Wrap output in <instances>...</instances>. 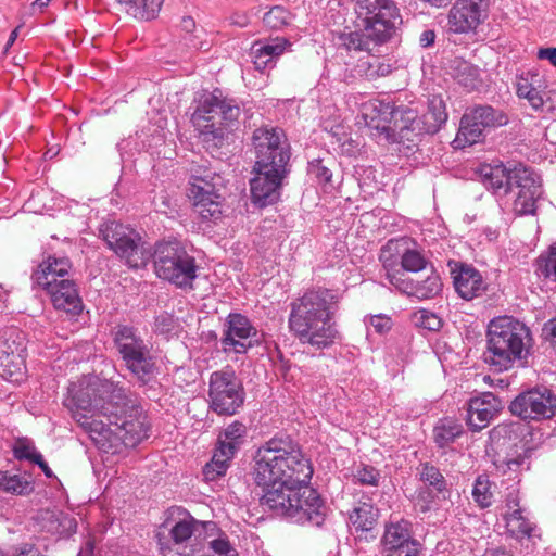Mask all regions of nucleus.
Masks as SVG:
<instances>
[{
	"instance_id": "393cba45",
	"label": "nucleus",
	"mask_w": 556,
	"mask_h": 556,
	"mask_svg": "<svg viewBox=\"0 0 556 556\" xmlns=\"http://www.w3.org/2000/svg\"><path fill=\"white\" fill-rule=\"evenodd\" d=\"M502 509L501 515L505 522L506 531L510 536L516 539L531 536L533 525L520 507L517 492L511 491L507 495Z\"/></svg>"
},
{
	"instance_id": "bb28decb",
	"label": "nucleus",
	"mask_w": 556,
	"mask_h": 556,
	"mask_svg": "<svg viewBox=\"0 0 556 556\" xmlns=\"http://www.w3.org/2000/svg\"><path fill=\"white\" fill-rule=\"evenodd\" d=\"M454 287L464 300H472L481 296L488 288L480 271L472 266L463 265L454 273Z\"/></svg>"
},
{
	"instance_id": "79ce46f5",
	"label": "nucleus",
	"mask_w": 556,
	"mask_h": 556,
	"mask_svg": "<svg viewBox=\"0 0 556 556\" xmlns=\"http://www.w3.org/2000/svg\"><path fill=\"white\" fill-rule=\"evenodd\" d=\"M462 433V426L451 419L440 421L433 430L434 441L439 446L453 442Z\"/></svg>"
},
{
	"instance_id": "37998d69",
	"label": "nucleus",
	"mask_w": 556,
	"mask_h": 556,
	"mask_svg": "<svg viewBox=\"0 0 556 556\" xmlns=\"http://www.w3.org/2000/svg\"><path fill=\"white\" fill-rule=\"evenodd\" d=\"M369 41L364 31H350L339 34L337 37L338 47H343L348 51H366L369 49Z\"/></svg>"
},
{
	"instance_id": "0eeeda50",
	"label": "nucleus",
	"mask_w": 556,
	"mask_h": 556,
	"mask_svg": "<svg viewBox=\"0 0 556 556\" xmlns=\"http://www.w3.org/2000/svg\"><path fill=\"white\" fill-rule=\"evenodd\" d=\"M356 27L375 43L390 40L402 24V16L393 0H357L354 8Z\"/></svg>"
},
{
	"instance_id": "39448f33",
	"label": "nucleus",
	"mask_w": 556,
	"mask_h": 556,
	"mask_svg": "<svg viewBox=\"0 0 556 556\" xmlns=\"http://www.w3.org/2000/svg\"><path fill=\"white\" fill-rule=\"evenodd\" d=\"M266 488L262 504L277 515L287 517L296 523L320 526L326 517L327 507L316 490L308 483H257Z\"/></svg>"
},
{
	"instance_id": "f704fd0d",
	"label": "nucleus",
	"mask_w": 556,
	"mask_h": 556,
	"mask_svg": "<svg viewBox=\"0 0 556 556\" xmlns=\"http://www.w3.org/2000/svg\"><path fill=\"white\" fill-rule=\"evenodd\" d=\"M483 136L484 129L478 124V122L470 119L466 121V114H464L459 123L457 135L453 140V146L455 149H464L480 142Z\"/></svg>"
},
{
	"instance_id": "7c9ffc66",
	"label": "nucleus",
	"mask_w": 556,
	"mask_h": 556,
	"mask_svg": "<svg viewBox=\"0 0 556 556\" xmlns=\"http://www.w3.org/2000/svg\"><path fill=\"white\" fill-rule=\"evenodd\" d=\"M448 70L454 80L468 91L477 90L482 86L480 70L463 59L451 61Z\"/></svg>"
},
{
	"instance_id": "4468645a",
	"label": "nucleus",
	"mask_w": 556,
	"mask_h": 556,
	"mask_svg": "<svg viewBox=\"0 0 556 556\" xmlns=\"http://www.w3.org/2000/svg\"><path fill=\"white\" fill-rule=\"evenodd\" d=\"M510 412L522 419L551 418L556 413V396L547 388H535L518 395Z\"/></svg>"
},
{
	"instance_id": "ea45409f",
	"label": "nucleus",
	"mask_w": 556,
	"mask_h": 556,
	"mask_svg": "<svg viewBox=\"0 0 556 556\" xmlns=\"http://www.w3.org/2000/svg\"><path fill=\"white\" fill-rule=\"evenodd\" d=\"M247 434V427L235 421L230 424L218 437V445L227 448L230 453H236L243 442Z\"/></svg>"
},
{
	"instance_id": "a18cd8bd",
	"label": "nucleus",
	"mask_w": 556,
	"mask_h": 556,
	"mask_svg": "<svg viewBox=\"0 0 556 556\" xmlns=\"http://www.w3.org/2000/svg\"><path fill=\"white\" fill-rule=\"evenodd\" d=\"M207 536L208 548L213 552V555L208 556H239L236 547L229 541L226 533L220 532L216 538Z\"/></svg>"
},
{
	"instance_id": "c85d7f7f",
	"label": "nucleus",
	"mask_w": 556,
	"mask_h": 556,
	"mask_svg": "<svg viewBox=\"0 0 556 556\" xmlns=\"http://www.w3.org/2000/svg\"><path fill=\"white\" fill-rule=\"evenodd\" d=\"M421 547L413 538L412 523L405 519L391 520L386 523L381 538V548Z\"/></svg>"
},
{
	"instance_id": "3c124183",
	"label": "nucleus",
	"mask_w": 556,
	"mask_h": 556,
	"mask_svg": "<svg viewBox=\"0 0 556 556\" xmlns=\"http://www.w3.org/2000/svg\"><path fill=\"white\" fill-rule=\"evenodd\" d=\"M421 479L434 486L438 491H442L444 488V478L434 466L425 464L420 471Z\"/></svg>"
},
{
	"instance_id": "b1692460",
	"label": "nucleus",
	"mask_w": 556,
	"mask_h": 556,
	"mask_svg": "<svg viewBox=\"0 0 556 556\" xmlns=\"http://www.w3.org/2000/svg\"><path fill=\"white\" fill-rule=\"evenodd\" d=\"M23 348L15 340H0V377L13 383L25 377Z\"/></svg>"
},
{
	"instance_id": "f8f14e48",
	"label": "nucleus",
	"mask_w": 556,
	"mask_h": 556,
	"mask_svg": "<svg viewBox=\"0 0 556 556\" xmlns=\"http://www.w3.org/2000/svg\"><path fill=\"white\" fill-rule=\"evenodd\" d=\"M517 189L513 208L518 215H532L541 198V182L531 169L518 165L510 172V191Z\"/></svg>"
},
{
	"instance_id": "5701e85b",
	"label": "nucleus",
	"mask_w": 556,
	"mask_h": 556,
	"mask_svg": "<svg viewBox=\"0 0 556 556\" xmlns=\"http://www.w3.org/2000/svg\"><path fill=\"white\" fill-rule=\"evenodd\" d=\"M502 409V402L491 392L470 399L467 407V424L473 431L488 427Z\"/></svg>"
},
{
	"instance_id": "423d86ee",
	"label": "nucleus",
	"mask_w": 556,
	"mask_h": 556,
	"mask_svg": "<svg viewBox=\"0 0 556 556\" xmlns=\"http://www.w3.org/2000/svg\"><path fill=\"white\" fill-rule=\"evenodd\" d=\"M529 328L511 316L490 320L486 329L484 361L497 371H505L521 362L530 346Z\"/></svg>"
},
{
	"instance_id": "72a5a7b5",
	"label": "nucleus",
	"mask_w": 556,
	"mask_h": 556,
	"mask_svg": "<svg viewBox=\"0 0 556 556\" xmlns=\"http://www.w3.org/2000/svg\"><path fill=\"white\" fill-rule=\"evenodd\" d=\"M466 114V121H477L478 124L485 130L488 128H495L507 124V116L498 110L493 109L490 105L476 106Z\"/></svg>"
},
{
	"instance_id": "aec40b11",
	"label": "nucleus",
	"mask_w": 556,
	"mask_h": 556,
	"mask_svg": "<svg viewBox=\"0 0 556 556\" xmlns=\"http://www.w3.org/2000/svg\"><path fill=\"white\" fill-rule=\"evenodd\" d=\"M387 279L401 292L415 296L419 300L433 299L442 291V280L438 271L432 265L429 267V273L424 280L404 279L400 273L387 274Z\"/></svg>"
},
{
	"instance_id": "2f4dec72",
	"label": "nucleus",
	"mask_w": 556,
	"mask_h": 556,
	"mask_svg": "<svg viewBox=\"0 0 556 556\" xmlns=\"http://www.w3.org/2000/svg\"><path fill=\"white\" fill-rule=\"evenodd\" d=\"M123 10L139 21H152L157 17L165 0H117Z\"/></svg>"
},
{
	"instance_id": "774afa93",
	"label": "nucleus",
	"mask_w": 556,
	"mask_h": 556,
	"mask_svg": "<svg viewBox=\"0 0 556 556\" xmlns=\"http://www.w3.org/2000/svg\"><path fill=\"white\" fill-rule=\"evenodd\" d=\"M35 464H37L41 468V470L43 471L46 477L51 478L53 476L52 470L49 468L47 463L42 459V456Z\"/></svg>"
},
{
	"instance_id": "bf43d9fd",
	"label": "nucleus",
	"mask_w": 556,
	"mask_h": 556,
	"mask_svg": "<svg viewBox=\"0 0 556 556\" xmlns=\"http://www.w3.org/2000/svg\"><path fill=\"white\" fill-rule=\"evenodd\" d=\"M434 39H435V34L433 30H425L421 35H420V45L426 48V47H429L431 46L433 42H434Z\"/></svg>"
},
{
	"instance_id": "e433bc0d",
	"label": "nucleus",
	"mask_w": 556,
	"mask_h": 556,
	"mask_svg": "<svg viewBox=\"0 0 556 556\" xmlns=\"http://www.w3.org/2000/svg\"><path fill=\"white\" fill-rule=\"evenodd\" d=\"M425 132H437L447 119L445 103L441 97H432L429 100L428 112L424 115Z\"/></svg>"
},
{
	"instance_id": "4c0bfd02",
	"label": "nucleus",
	"mask_w": 556,
	"mask_h": 556,
	"mask_svg": "<svg viewBox=\"0 0 556 556\" xmlns=\"http://www.w3.org/2000/svg\"><path fill=\"white\" fill-rule=\"evenodd\" d=\"M235 454L236 453H230L227 448L218 445L212 460L207 463L203 469L204 478L208 481H214L224 476Z\"/></svg>"
},
{
	"instance_id": "c9c22d12",
	"label": "nucleus",
	"mask_w": 556,
	"mask_h": 556,
	"mask_svg": "<svg viewBox=\"0 0 556 556\" xmlns=\"http://www.w3.org/2000/svg\"><path fill=\"white\" fill-rule=\"evenodd\" d=\"M511 169H506L503 164L496 165H482L480 169V175L482 178V182L485 188L491 189L493 191H497L505 186L510 189V172Z\"/></svg>"
},
{
	"instance_id": "a211bd4d",
	"label": "nucleus",
	"mask_w": 556,
	"mask_h": 556,
	"mask_svg": "<svg viewBox=\"0 0 556 556\" xmlns=\"http://www.w3.org/2000/svg\"><path fill=\"white\" fill-rule=\"evenodd\" d=\"M219 177L207 179L206 177H193L190 182L189 197L193 201L195 212L203 220H217L222 215L220 194L217 182Z\"/></svg>"
},
{
	"instance_id": "e2e57ef3",
	"label": "nucleus",
	"mask_w": 556,
	"mask_h": 556,
	"mask_svg": "<svg viewBox=\"0 0 556 556\" xmlns=\"http://www.w3.org/2000/svg\"><path fill=\"white\" fill-rule=\"evenodd\" d=\"M432 8H445L452 0H420Z\"/></svg>"
},
{
	"instance_id": "49530a36",
	"label": "nucleus",
	"mask_w": 556,
	"mask_h": 556,
	"mask_svg": "<svg viewBox=\"0 0 556 556\" xmlns=\"http://www.w3.org/2000/svg\"><path fill=\"white\" fill-rule=\"evenodd\" d=\"M13 452L17 459H27L34 464L42 456L28 438L17 439L13 445Z\"/></svg>"
},
{
	"instance_id": "4be33fe9",
	"label": "nucleus",
	"mask_w": 556,
	"mask_h": 556,
	"mask_svg": "<svg viewBox=\"0 0 556 556\" xmlns=\"http://www.w3.org/2000/svg\"><path fill=\"white\" fill-rule=\"evenodd\" d=\"M401 254V265L404 270L417 273L420 270H429V262L426 256L417 248L409 247V240L406 238L390 240L380 253V261L387 273L390 271L392 262L390 261L391 253Z\"/></svg>"
},
{
	"instance_id": "338daca9",
	"label": "nucleus",
	"mask_w": 556,
	"mask_h": 556,
	"mask_svg": "<svg viewBox=\"0 0 556 556\" xmlns=\"http://www.w3.org/2000/svg\"><path fill=\"white\" fill-rule=\"evenodd\" d=\"M231 23L244 27L248 25V17L245 15L236 14L231 17Z\"/></svg>"
},
{
	"instance_id": "13d9d810",
	"label": "nucleus",
	"mask_w": 556,
	"mask_h": 556,
	"mask_svg": "<svg viewBox=\"0 0 556 556\" xmlns=\"http://www.w3.org/2000/svg\"><path fill=\"white\" fill-rule=\"evenodd\" d=\"M543 334L556 348V318L549 319L544 324Z\"/></svg>"
},
{
	"instance_id": "c03bdc74",
	"label": "nucleus",
	"mask_w": 556,
	"mask_h": 556,
	"mask_svg": "<svg viewBox=\"0 0 556 556\" xmlns=\"http://www.w3.org/2000/svg\"><path fill=\"white\" fill-rule=\"evenodd\" d=\"M472 497L481 508L491 506L493 502V492L491 490V482L486 476H479L472 488Z\"/></svg>"
},
{
	"instance_id": "412c9836",
	"label": "nucleus",
	"mask_w": 556,
	"mask_h": 556,
	"mask_svg": "<svg viewBox=\"0 0 556 556\" xmlns=\"http://www.w3.org/2000/svg\"><path fill=\"white\" fill-rule=\"evenodd\" d=\"M200 523L185 509L173 507L168 510V517L160 527L156 538L162 548L167 547L166 532L174 543L179 544L191 538Z\"/></svg>"
},
{
	"instance_id": "de8ad7c7",
	"label": "nucleus",
	"mask_w": 556,
	"mask_h": 556,
	"mask_svg": "<svg viewBox=\"0 0 556 556\" xmlns=\"http://www.w3.org/2000/svg\"><path fill=\"white\" fill-rule=\"evenodd\" d=\"M536 271L545 277L556 280V245L549 248L547 255H541L536 261Z\"/></svg>"
},
{
	"instance_id": "0e129e2a",
	"label": "nucleus",
	"mask_w": 556,
	"mask_h": 556,
	"mask_svg": "<svg viewBox=\"0 0 556 556\" xmlns=\"http://www.w3.org/2000/svg\"><path fill=\"white\" fill-rule=\"evenodd\" d=\"M52 0H35L33 3H31V9L34 11L38 10L40 12H42L45 10V8H47L49 5V3L51 2Z\"/></svg>"
},
{
	"instance_id": "6ab92c4d",
	"label": "nucleus",
	"mask_w": 556,
	"mask_h": 556,
	"mask_svg": "<svg viewBox=\"0 0 556 556\" xmlns=\"http://www.w3.org/2000/svg\"><path fill=\"white\" fill-rule=\"evenodd\" d=\"M257 330L241 314H229L226 323L222 345L226 352L245 353L257 343Z\"/></svg>"
},
{
	"instance_id": "6e6d98bb",
	"label": "nucleus",
	"mask_w": 556,
	"mask_h": 556,
	"mask_svg": "<svg viewBox=\"0 0 556 556\" xmlns=\"http://www.w3.org/2000/svg\"><path fill=\"white\" fill-rule=\"evenodd\" d=\"M421 547L381 548V556H420Z\"/></svg>"
},
{
	"instance_id": "7ed1b4c3",
	"label": "nucleus",
	"mask_w": 556,
	"mask_h": 556,
	"mask_svg": "<svg viewBox=\"0 0 556 556\" xmlns=\"http://www.w3.org/2000/svg\"><path fill=\"white\" fill-rule=\"evenodd\" d=\"M338 295L328 289L306 292L292 304L291 331L303 343L324 349L333 343L338 331L332 317L338 309Z\"/></svg>"
},
{
	"instance_id": "69168bd1",
	"label": "nucleus",
	"mask_w": 556,
	"mask_h": 556,
	"mask_svg": "<svg viewBox=\"0 0 556 556\" xmlns=\"http://www.w3.org/2000/svg\"><path fill=\"white\" fill-rule=\"evenodd\" d=\"M93 553V543L91 541H87L85 546L78 553V556H92Z\"/></svg>"
},
{
	"instance_id": "9b49d317",
	"label": "nucleus",
	"mask_w": 556,
	"mask_h": 556,
	"mask_svg": "<svg viewBox=\"0 0 556 556\" xmlns=\"http://www.w3.org/2000/svg\"><path fill=\"white\" fill-rule=\"evenodd\" d=\"M211 407L218 414L232 415L243 403L240 381L232 370L215 371L210 378Z\"/></svg>"
},
{
	"instance_id": "20e7f679",
	"label": "nucleus",
	"mask_w": 556,
	"mask_h": 556,
	"mask_svg": "<svg viewBox=\"0 0 556 556\" xmlns=\"http://www.w3.org/2000/svg\"><path fill=\"white\" fill-rule=\"evenodd\" d=\"M253 475L256 483H309L311 460L290 437H274L255 453Z\"/></svg>"
},
{
	"instance_id": "680f3d73",
	"label": "nucleus",
	"mask_w": 556,
	"mask_h": 556,
	"mask_svg": "<svg viewBox=\"0 0 556 556\" xmlns=\"http://www.w3.org/2000/svg\"><path fill=\"white\" fill-rule=\"evenodd\" d=\"M181 29L186 33H192L195 30V22L191 16H185L180 23Z\"/></svg>"
},
{
	"instance_id": "f257e3e1",
	"label": "nucleus",
	"mask_w": 556,
	"mask_h": 556,
	"mask_svg": "<svg viewBox=\"0 0 556 556\" xmlns=\"http://www.w3.org/2000/svg\"><path fill=\"white\" fill-rule=\"evenodd\" d=\"M65 404L97 447L105 453H118L122 446L134 447L147 437L141 410L129 405L124 390L112 381L84 377L71 383Z\"/></svg>"
},
{
	"instance_id": "09e8293b",
	"label": "nucleus",
	"mask_w": 556,
	"mask_h": 556,
	"mask_svg": "<svg viewBox=\"0 0 556 556\" xmlns=\"http://www.w3.org/2000/svg\"><path fill=\"white\" fill-rule=\"evenodd\" d=\"M290 13L282 7L271 8L263 17L264 24L273 29H279L290 21Z\"/></svg>"
},
{
	"instance_id": "58836bf2",
	"label": "nucleus",
	"mask_w": 556,
	"mask_h": 556,
	"mask_svg": "<svg viewBox=\"0 0 556 556\" xmlns=\"http://www.w3.org/2000/svg\"><path fill=\"white\" fill-rule=\"evenodd\" d=\"M394 127L399 129L404 137L405 131L421 132L424 129V119L419 118L417 112L413 109L394 110Z\"/></svg>"
},
{
	"instance_id": "8fccbe9b",
	"label": "nucleus",
	"mask_w": 556,
	"mask_h": 556,
	"mask_svg": "<svg viewBox=\"0 0 556 556\" xmlns=\"http://www.w3.org/2000/svg\"><path fill=\"white\" fill-rule=\"evenodd\" d=\"M414 323L424 329L431 331L439 330L441 327V318L434 313L427 309H420L414 314Z\"/></svg>"
},
{
	"instance_id": "c756f323",
	"label": "nucleus",
	"mask_w": 556,
	"mask_h": 556,
	"mask_svg": "<svg viewBox=\"0 0 556 556\" xmlns=\"http://www.w3.org/2000/svg\"><path fill=\"white\" fill-rule=\"evenodd\" d=\"M56 309L70 314H78L83 309V303L74 282L70 279H61L54 288L46 291Z\"/></svg>"
},
{
	"instance_id": "864d4df0",
	"label": "nucleus",
	"mask_w": 556,
	"mask_h": 556,
	"mask_svg": "<svg viewBox=\"0 0 556 556\" xmlns=\"http://www.w3.org/2000/svg\"><path fill=\"white\" fill-rule=\"evenodd\" d=\"M355 478L363 484L377 485L379 473L375 468L364 466L356 472Z\"/></svg>"
},
{
	"instance_id": "1a4fd4ad",
	"label": "nucleus",
	"mask_w": 556,
	"mask_h": 556,
	"mask_svg": "<svg viewBox=\"0 0 556 556\" xmlns=\"http://www.w3.org/2000/svg\"><path fill=\"white\" fill-rule=\"evenodd\" d=\"M255 152V164L287 168L290 160V146L282 129L276 127H261L254 130L252 137Z\"/></svg>"
},
{
	"instance_id": "4d7b16f0",
	"label": "nucleus",
	"mask_w": 556,
	"mask_h": 556,
	"mask_svg": "<svg viewBox=\"0 0 556 556\" xmlns=\"http://www.w3.org/2000/svg\"><path fill=\"white\" fill-rule=\"evenodd\" d=\"M536 58L541 61H547L556 68V47L540 48Z\"/></svg>"
},
{
	"instance_id": "473e14b6",
	"label": "nucleus",
	"mask_w": 556,
	"mask_h": 556,
	"mask_svg": "<svg viewBox=\"0 0 556 556\" xmlns=\"http://www.w3.org/2000/svg\"><path fill=\"white\" fill-rule=\"evenodd\" d=\"M379 510L371 503H358L349 516L350 525L355 531L368 532L374 529L377 523Z\"/></svg>"
},
{
	"instance_id": "2eb2a0df",
	"label": "nucleus",
	"mask_w": 556,
	"mask_h": 556,
	"mask_svg": "<svg viewBox=\"0 0 556 556\" xmlns=\"http://www.w3.org/2000/svg\"><path fill=\"white\" fill-rule=\"evenodd\" d=\"M253 178L250 180V191L252 202L264 207L274 204L280 197V188L283 178L287 175V168L262 167L254 165Z\"/></svg>"
},
{
	"instance_id": "dca6fc26",
	"label": "nucleus",
	"mask_w": 556,
	"mask_h": 556,
	"mask_svg": "<svg viewBox=\"0 0 556 556\" xmlns=\"http://www.w3.org/2000/svg\"><path fill=\"white\" fill-rule=\"evenodd\" d=\"M488 14V0H456L448 11V29L455 34L475 31Z\"/></svg>"
},
{
	"instance_id": "052dcab7",
	"label": "nucleus",
	"mask_w": 556,
	"mask_h": 556,
	"mask_svg": "<svg viewBox=\"0 0 556 556\" xmlns=\"http://www.w3.org/2000/svg\"><path fill=\"white\" fill-rule=\"evenodd\" d=\"M545 139L552 144H556V122H552L545 129Z\"/></svg>"
},
{
	"instance_id": "f3484780",
	"label": "nucleus",
	"mask_w": 556,
	"mask_h": 556,
	"mask_svg": "<svg viewBox=\"0 0 556 556\" xmlns=\"http://www.w3.org/2000/svg\"><path fill=\"white\" fill-rule=\"evenodd\" d=\"M394 108L392 102L371 98L359 104L358 118L363 121V124L375 130L380 140L390 141L393 140L394 129L390 126L393 119Z\"/></svg>"
},
{
	"instance_id": "f03ea898",
	"label": "nucleus",
	"mask_w": 556,
	"mask_h": 556,
	"mask_svg": "<svg viewBox=\"0 0 556 556\" xmlns=\"http://www.w3.org/2000/svg\"><path fill=\"white\" fill-rule=\"evenodd\" d=\"M100 233L109 248L131 268L147 266L151 257L155 275L178 288H188L197 278L195 258L179 241H162L155 244L153 253L132 228L117 222H106Z\"/></svg>"
},
{
	"instance_id": "ddd939ff",
	"label": "nucleus",
	"mask_w": 556,
	"mask_h": 556,
	"mask_svg": "<svg viewBox=\"0 0 556 556\" xmlns=\"http://www.w3.org/2000/svg\"><path fill=\"white\" fill-rule=\"evenodd\" d=\"M516 93L527 100L535 111L553 112L556 110V90H547L546 83L539 73L527 72L516 78Z\"/></svg>"
},
{
	"instance_id": "6e6552de",
	"label": "nucleus",
	"mask_w": 556,
	"mask_h": 556,
	"mask_svg": "<svg viewBox=\"0 0 556 556\" xmlns=\"http://www.w3.org/2000/svg\"><path fill=\"white\" fill-rule=\"evenodd\" d=\"M240 109L233 100L223 98L219 91L204 93L192 114V123L203 136L223 138L225 126L235 122Z\"/></svg>"
},
{
	"instance_id": "cd10ccee",
	"label": "nucleus",
	"mask_w": 556,
	"mask_h": 556,
	"mask_svg": "<svg viewBox=\"0 0 556 556\" xmlns=\"http://www.w3.org/2000/svg\"><path fill=\"white\" fill-rule=\"evenodd\" d=\"M71 268L70 260L66 257L49 256L43 261L34 274V280L45 291L54 288L61 279H66Z\"/></svg>"
},
{
	"instance_id": "9d476101",
	"label": "nucleus",
	"mask_w": 556,
	"mask_h": 556,
	"mask_svg": "<svg viewBox=\"0 0 556 556\" xmlns=\"http://www.w3.org/2000/svg\"><path fill=\"white\" fill-rule=\"evenodd\" d=\"M115 342L127 368L142 382L149 381L154 371L150 349L131 327L118 329Z\"/></svg>"
},
{
	"instance_id": "603ef678",
	"label": "nucleus",
	"mask_w": 556,
	"mask_h": 556,
	"mask_svg": "<svg viewBox=\"0 0 556 556\" xmlns=\"http://www.w3.org/2000/svg\"><path fill=\"white\" fill-rule=\"evenodd\" d=\"M308 173L319 182H328L331 179V172L320 160H314L308 164Z\"/></svg>"
},
{
	"instance_id": "5fc2aeb1",
	"label": "nucleus",
	"mask_w": 556,
	"mask_h": 556,
	"mask_svg": "<svg viewBox=\"0 0 556 556\" xmlns=\"http://www.w3.org/2000/svg\"><path fill=\"white\" fill-rule=\"evenodd\" d=\"M367 324L368 327L372 328L377 333L380 334L387 332L392 326L391 319L384 315L371 316Z\"/></svg>"
},
{
	"instance_id": "a19ab883",
	"label": "nucleus",
	"mask_w": 556,
	"mask_h": 556,
	"mask_svg": "<svg viewBox=\"0 0 556 556\" xmlns=\"http://www.w3.org/2000/svg\"><path fill=\"white\" fill-rule=\"evenodd\" d=\"M0 489L16 495H27L33 492L34 485L30 477L0 472Z\"/></svg>"
},
{
	"instance_id": "a878e982",
	"label": "nucleus",
	"mask_w": 556,
	"mask_h": 556,
	"mask_svg": "<svg viewBox=\"0 0 556 556\" xmlns=\"http://www.w3.org/2000/svg\"><path fill=\"white\" fill-rule=\"evenodd\" d=\"M289 47L290 42L282 37L255 41L251 47V56L255 68L264 71L267 67H273L276 60L283 54Z\"/></svg>"
}]
</instances>
